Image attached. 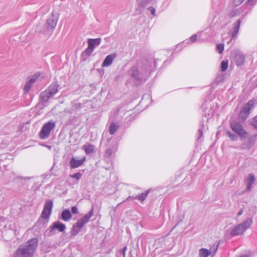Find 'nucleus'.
<instances>
[{"label":"nucleus","instance_id":"nucleus-1","mask_svg":"<svg viewBox=\"0 0 257 257\" xmlns=\"http://www.w3.org/2000/svg\"><path fill=\"white\" fill-rule=\"evenodd\" d=\"M38 245V240L32 238L21 245L16 253V257H31Z\"/></svg>","mask_w":257,"mask_h":257},{"label":"nucleus","instance_id":"nucleus-2","mask_svg":"<svg viewBox=\"0 0 257 257\" xmlns=\"http://www.w3.org/2000/svg\"><path fill=\"white\" fill-rule=\"evenodd\" d=\"M231 130L238 136L240 140H242L247 137L248 133L243 128L242 124L235 121L230 122Z\"/></svg>","mask_w":257,"mask_h":257},{"label":"nucleus","instance_id":"nucleus-3","mask_svg":"<svg viewBox=\"0 0 257 257\" xmlns=\"http://www.w3.org/2000/svg\"><path fill=\"white\" fill-rule=\"evenodd\" d=\"M256 104L257 99H252L243 105L239 113V116L242 119L244 120L247 118L249 114L250 111L254 107Z\"/></svg>","mask_w":257,"mask_h":257},{"label":"nucleus","instance_id":"nucleus-4","mask_svg":"<svg viewBox=\"0 0 257 257\" xmlns=\"http://www.w3.org/2000/svg\"><path fill=\"white\" fill-rule=\"evenodd\" d=\"M251 219L248 218L242 223L238 224L231 231L230 234L232 236L238 235L242 234L251 224Z\"/></svg>","mask_w":257,"mask_h":257},{"label":"nucleus","instance_id":"nucleus-5","mask_svg":"<svg viewBox=\"0 0 257 257\" xmlns=\"http://www.w3.org/2000/svg\"><path fill=\"white\" fill-rule=\"evenodd\" d=\"M55 122L50 120L45 123L39 133L40 138L45 140L48 138L51 131L55 127Z\"/></svg>","mask_w":257,"mask_h":257},{"label":"nucleus","instance_id":"nucleus-6","mask_svg":"<svg viewBox=\"0 0 257 257\" xmlns=\"http://www.w3.org/2000/svg\"><path fill=\"white\" fill-rule=\"evenodd\" d=\"M256 135H250L248 134L247 137L241 140V148L244 150H249L254 145L255 142Z\"/></svg>","mask_w":257,"mask_h":257},{"label":"nucleus","instance_id":"nucleus-7","mask_svg":"<svg viewBox=\"0 0 257 257\" xmlns=\"http://www.w3.org/2000/svg\"><path fill=\"white\" fill-rule=\"evenodd\" d=\"M58 91L56 84H51L48 90L41 93V97L42 101H47L50 97L55 94Z\"/></svg>","mask_w":257,"mask_h":257},{"label":"nucleus","instance_id":"nucleus-8","mask_svg":"<svg viewBox=\"0 0 257 257\" xmlns=\"http://www.w3.org/2000/svg\"><path fill=\"white\" fill-rule=\"evenodd\" d=\"M53 201L51 200H47L42 212L41 216L44 219H48L51 213L53 207Z\"/></svg>","mask_w":257,"mask_h":257},{"label":"nucleus","instance_id":"nucleus-9","mask_svg":"<svg viewBox=\"0 0 257 257\" xmlns=\"http://www.w3.org/2000/svg\"><path fill=\"white\" fill-rule=\"evenodd\" d=\"M93 208L89 211L87 214H85L84 217L77 220L76 223V225L79 228H82L89 220L93 216Z\"/></svg>","mask_w":257,"mask_h":257},{"label":"nucleus","instance_id":"nucleus-10","mask_svg":"<svg viewBox=\"0 0 257 257\" xmlns=\"http://www.w3.org/2000/svg\"><path fill=\"white\" fill-rule=\"evenodd\" d=\"M58 18L55 16L53 14H52L50 17H49L47 19V29L49 31H53L57 24Z\"/></svg>","mask_w":257,"mask_h":257},{"label":"nucleus","instance_id":"nucleus-11","mask_svg":"<svg viewBox=\"0 0 257 257\" xmlns=\"http://www.w3.org/2000/svg\"><path fill=\"white\" fill-rule=\"evenodd\" d=\"M66 226L64 224L60 221H56L53 223V225L51 226V230L50 233L54 234L55 229H57L60 232H63L65 230Z\"/></svg>","mask_w":257,"mask_h":257},{"label":"nucleus","instance_id":"nucleus-12","mask_svg":"<svg viewBox=\"0 0 257 257\" xmlns=\"http://www.w3.org/2000/svg\"><path fill=\"white\" fill-rule=\"evenodd\" d=\"M101 41L100 38L96 39H89L88 40V47L91 51H93L95 47L100 45Z\"/></svg>","mask_w":257,"mask_h":257},{"label":"nucleus","instance_id":"nucleus-13","mask_svg":"<svg viewBox=\"0 0 257 257\" xmlns=\"http://www.w3.org/2000/svg\"><path fill=\"white\" fill-rule=\"evenodd\" d=\"M86 158L84 157L80 160H76L75 158L73 157L70 161V165L72 168H76L81 165L85 161Z\"/></svg>","mask_w":257,"mask_h":257},{"label":"nucleus","instance_id":"nucleus-14","mask_svg":"<svg viewBox=\"0 0 257 257\" xmlns=\"http://www.w3.org/2000/svg\"><path fill=\"white\" fill-rule=\"evenodd\" d=\"M39 76L37 74H36L30 78L29 80L26 82L24 87V91L25 92H28L31 88L33 84L36 81V78Z\"/></svg>","mask_w":257,"mask_h":257},{"label":"nucleus","instance_id":"nucleus-15","mask_svg":"<svg viewBox=\"0 0 257 257\" xmlns=\"http://www.w3.org/2000/svg\"><path fill=\"white\" fill-rule=\"evenodd\" d=\"M92 52L93 51L88 48H87L84 51H83L80 57L81 62H85L88 60Z\"/></svg>","mask_w":257,"mask_h":257},{"label":"nucleus","instance_id":"nucleus-16","mask_svg":"<svg viewBox=\"0 0 257 257\" xmlns=\"http://www.w3.org/2000/svg\"><path fill=\"white\" fill-rule=\"evenodd\" d=\"M83 149L87 155H89L95 152V146L92 144L86 143L83 146Z\"/></svg>","mask_w":257,"mask_h":257},{"label":"nucleus","instance_id":"nucleus-17","mask_svg":"<svg viewBox=\"0 0 257 257\" xmlns=\"http://www.w3.org/2000/svg\"><path fill=\"white\" fill-rule=\"evenodd\" d=\"M255 181V177L252 174H249L246 179V187L248 190H250L252 184Z\"/></svg>","mask_w":257,"mask_h":257},{"label":"nucleus","instance_id":"nucleus-18","mask_svg":"<svg viewBox=\"0 0 257 257\" xmlns=\"http://www.w3.org/2000/svg\"><path fill=\"white\" fill-rule=\"evenodd\" d=\"M240 25V20H237L234 24H233V31L232 32V38L235 37L238 34L239 27Z\"/></svg>","mask_w":257,"mask_h":257},{"label":"nucleus","instance_id":"nucleus-19","mask_svg":"<svg viewBox=\"0 0 257 257\" xmlns=\"http://www.w3.org/2000/svg\"><path fill=\"white\" fill-rule=\"evenodd\" d=\"M116 56L115 53H111L106 57L102 64H111Z\"/></svg>","mask_w":257,"mask_h":257},{"label":"nucleus","instance_id":"nucleus-20","mask_svg":"<svg viewBox=\"0 0 257 257\" xmlns=\"http://www.w3.org/2000/svg\"><path fill=\"white\" fill-rule=\"evenodd\" d=\"M72 217L70 211L68 209H64L61 214V218L65 221L69 220Z\"/></svg>","mask_w":257,"mask_h":257},{"label":"nucleus","instance_id":"nucleus-21","mask_svg":"<svg viewBox=\"0 0 257 257\" xmlns=\"http://www.w3.org/2000/svg\"><path fill=\"white\" fill-rule=\"evenodd\" d=\"M130 74L137 80L142 81L143 78L140 76V73L135 67H133Z\"/></svg>","mask_w":257,"mask_h":257},{"label":"nucleus","instance_id":"nucleus-22","mask_svg":"<svg viewBox=\"0 0 257 257\" xmlns=\"http://www.w3.org/2000/svg\"><path fill=\"white\" fill-rule=\"evenodd\" d=\"M149 193V190L146 191L145 193H142L134 197V199L139 200L142 202L144 201L147 197Z\"/></svg>","mask_w":257,"mask_h":257},{"label":"nucleus","instance_id":"nucleus-23","mask_svg":"<svg viewBox=\"0 0 257 257\" xmlns=\"http://www.w3.org/2000/svg\"><path fill=\"white\" fill-rule=\"evenodd\" d=\"M211 252L207 249L202 248L199 250V255L200 257H208Z\"/></svg>","mask_w":257,"mask_h":257},{"label":"nucleus","instance_id":"nucleus-24","mask_svg":"<svg viewBox=\"0 0 257 257\" xmlns=\"http://www.w3.org/2000/svg\"><path fill=\"white\" fill-rule=\"evenodd\" d=\"M80 229L81 228H79L77 225H76V223L74 224L73 225L70 231L71 235L75 236L76 235H77L80 231Z\"/></svg>","mask_w":257,"mask_h":257},{"label":"nucleus","instance_id":"nucleus-25","mask_svg":"<svg viewBox=\"0 0 257 257\" xmlns=\"http://www.w3.org/2000/svg\"><path fill=\"white\" fill-rule=\"evenodd\" d=\"M118 126L114 122H111L109 126V132L111 135L114 134L117 131Z\"/></svg>","mask_w":257,"mask_h":257},{"label":"nucleus","instance_id":"nucleus-26","mask_svg":"<svg viewBox=\"0 0 257 257\" xmlns=\"http://www.w3.org/2000/svg\"><path fill=\"white\" fill-rule=\"evenodd\" d=\"M235 59L238 61L236 64H241L244 62V57L242 54H237L235 55Z\"/></svg>","mask_w":257,"mask_h":257},{"label":"nucleus","instance_id":"nucleus-27","mask_svg":"<svg viewBox=\"0 0 257 257\" xmlns=\"http://www.w3.org/2000/svg\"><path fill=\"white\" fill-rule=\"evenodd\" d=\"M226 135L228 136V137H229L230 140L232 141H236L238 140V136L231 133L229 131H226Z\"/></svg>","mask_w":257,"mask_h":257},{"label":"nucleus","instance_id":"nucleus-28","mask_svg":"<svg viewBox=\"0 0 257 257\" xmlns=\"http://www.w3.org/2000/svg\"><path fill=\"white\" fill-rule=\"evenodd\" d=\"M224 45L223 44H218L216 46V49L219 54H221L224 50Z\"/></svg>","mask_w":257,"mask_h":257},{"label":"nucleus","instance_id":"nucleus-29","mask_svg":"<svg viewBox=\"0 0 257 257\" xmlns=\"http://www.w3.org/2000/svg\"><path fill=\"white\" fill-rule=\"evenodd\" d=\"M70 177H71L72 178H75L78 181L81 178L82 174L80 172H78L75 174L70 175Z\"/></svg>","mask_w":257,"mask_h":257},{"label":"nucleus","instance_id":"nucleus-30","mask_svg":"<svg viewBox=\"0 0 257 257\" xmlns=\"http://www.w3.org/2000/svg\"><path fill=\"white\" fill-rule=\"evenodd\" d=\"M113 153V150L112 149L109 148L107 149L105 153V156L106 157H110Z\"/></svg>","mask_w":257,"mask_h":257},{"label":"nucleus","instance_id":"nucleus-31","mask_svg":"<svg viewBox=\"0 0 257 257\" xmlns=\"http://www.w3.org/2000/svg\"><path fill=\"white\" fill-rule=\"evenodd\" d=\"M251 124L253 125L255 128H257V115L252 118L251 120Z\"/></svg>","mask_w":257,"mask_h":257},{"label":"nucleus","instance_id":"nucleus-32","mask_svg":"<svg viewBox=\"0 0 257 257\" xmlns=\"http://www.w3.org/2000/svg\"><path fill=\"white\" fill-rule=\"evenodd\" d=\"M204 129V125L203 124L201 128H200L199 130H198V133H199V136L198 137V140H199L201 139V137H202V135H203V132H202V130Z\"/></svg>","mask_w":257,"mask_h":257},{"label":"nucleus","instance_id":"nucleus-33","mask_svg":"<svg viewBox=\"0 0 257 257\" xmlns=\"http://www.w3.org/2000/svg\"><path fill=\"white\" fill-rule=\"evenodd\" d=\"M197 39V35L196 34H194L190 38V41L191 42H194Z\"/></svg>","mask_w":257,"mask_h":257},{"label":"nucleus","instance_id":"nucleus-34","mask_svg":"<svg viewBox=\"0 0 257 257\" xmlns=\"http://www.w3.org/2000/svg\"><path fill=\"white\" fill-rule=\"evenodd\" d=\"M224 76L223 75H220L217 77L216 80L217 82V83H220V82H222L224 80Z\"/></svg>","mask_w":257,"mask_h":257},{"label":"nucleus","instance_id":"nucleus-35","mask_svg":"<svg viewBox=\"0 0 257 257\" xmlns=\"http://www.w3.org/2000/svg\"><path fill=\"white\" fill-rule=\"evenodd\" d=\"M148 9H149V11L151 13L152 15H153L154 16H155V13H156L155 9L153 7H150Z\"/></svg>","mask_w":257,"mask_h":257},{"label":"nucleus","instance_id":"nucleus-36","mask_svg":"<svg viewBox=\"0 0 257 257\" xmlns=\"http://www.w3.org/2000/svg\"><path fill=\"white\" fill-rule=\"evenodd\" d=\"M244 0H234L233 3L235 6H238L243 2Z\"/></svg>","mask_w":257,"mask_h":257},{"label":"nucleus","instance_id":"nucleus-37","mask_svg":"<svg viewBox=\"0 0 257 257\" xmlns=\"http://www.w3.org/2000/svg\"><path fill=\"white\" fill-rule=\"evenodd\" d=\"M71 211L73 214H77L78 213V209L77 207L73 206L71 209Z\"/></svg>","mask_w":257,"mask_h":257},{"label":"nucleus","instance_id":"nucleus-38","mask_svg":"<svg viewBox=\"0 0 257 257\" xmlns=\"http://www.w3.org/2000/svg\"><path fill=\"white\" fill-rule=\"evenodd\" d=\"M127 249L126 246L123 247V248L120 251V252L122 253L123 257H125V252Z\"/></svg>","mask_w":257,"mask_h":257},{"label":"nucleus","instance_id":"nucleus-39","mask_svg":"<svg viewBox=\"0 0 257 257\" xmlns=\"http://www.w3.org/2000/svg\"><path fill=\"white\" fill-rule=\"evenodd\" d=\"M228 65H221V70L224 71L227 69Z\"/></svg>","mask_w":257,"mask_h":257},{"label":"nucleus","instance_id":"nucleus-40","mask_svg":"<svg viewBox=\"0 0 257 257\" xmlns=\"http://www.w3.org/2000/svg\"><path fill=\"white\" fill-rule=\"evenodd\" d=\"M228 61H222L221 64H228Z\"/></svg>","mask_w":257,"mask_h":257},{"label":"nucleus","instance_id":"nucleus-41","mask_svg":"<svg viewBox=\"0 0 257 257\" xmlns=\"http://www.w3.org/2000/svg\"><path fill=\"white\" fill-rule=\"evenodd\" d=\"M242 213H243V210H242V209H241V210L239 211V212L238 213V216L241 215L242 214Z\"/></svg>","mask_w":257,"mask_h":257},{"label":"nucleus","instance_id":"nucleus-42","mask_svg":"<svg viewBox=\"0 0 257 257\" xmlns=\"http://www.w3.org/2000/svg\"><path fill=\"white\" fill-rule=\"evenodd\" d=\"M253 1H254V0H248V3H249V4H252L253 3Z\"/></svg>","mask_w":257,"mask_h":257},{"label":"nucleus","instance_id":"nucleus-43","mask_svg":"<svg viewBox=\"0 0 257 257\" xmlns=\"http://www.w3.org/2000/svg\"><path fill=\"white\" fill-rule=\"evenodd\" d=\"M119 111V109H117L115 112V113H114V115H115L116 116L117 115V113H118V112Z\"/></svg>","mask_w":257,"mask_h":257},{"label":"nucleus","instance_id":"nucleus-44","mask_svg":"<svg viewBox=\"0 0 257 257\" xmlns=\"http://www.w3.org/2000/svg\"><path fill=\"white\" fill-rule=\"evenodd\" d=\"M47 148H48L49 150L51 149L52 147L50 146H46Z\"/></svg>","mask_w":257,"mask_h":257},{"label":"nucleus","instance_id":"nucleus-45","mask_svg":"<svg viewBox=\"0 0 257 257\" xmlns=\"http://www.w3.org/2000/svg\"><path fill=\"white\" fill-rule=\"evenodd\" d=\"M98 71H99V69H98ZM101 71H99V72L100 73Z\"/></svg>","mask_w":257,"mask_h":257},{"label":"nucleus","instance_id":"nucleus-46","mask_svg":"<svg viewBox=\"0 0 257 257\" xmlns=\"http://www.w3.org/2000/svg\"><path fill=\"white\" fill-rule=\"evenodd\" d=\"M102 66H106L107 65H102Z\"/></svg>","mask_w":257,"mask_h":257}]
</instances>
